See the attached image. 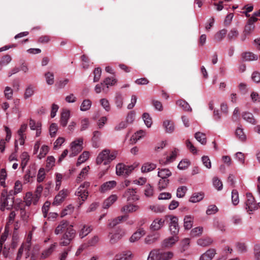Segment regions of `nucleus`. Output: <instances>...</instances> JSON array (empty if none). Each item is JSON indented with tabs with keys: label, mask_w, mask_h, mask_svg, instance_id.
Masks as SVG:
<instances>
[{
	"label": "nucleus",
	"mask_w": 260,
	"mask_h": 260,
	"mask_svg": "<svg viewBox=\"0 0 260 260\" xmlns=\"http://www.w3.org/2000/svg\"><path fill=\"white\" fill-rule=\"evenodd\" d=\"M134 170L133 166H127L122 164H119L116 167V173L118 176H127Z\"/></svg>",
	"instance_id": "obj_8"
},
{
	"label": "nucleus",
	"mask_w": 260,
	"mask_h": 260,
	"mask_svg": "<svg viewBox=\"0 0 260 260\" xmlns=\"http://www.w3.org/2000/svg\"><path fill=\"white\" fill-rule=\"evenodd\" d=\"M92 229L91 226L84 225L79 232V237L83 238L89 234L92 231Z\"/></svg>",
	"instance_id": "obj_36"
},
{
	"label": "nucleus",
	"mask_w": 260,
	"mask_h": 260,
	"mask_svg": "<svg viewBox=\"0 0 260 260\" xmlns=\"http://www.w3.org/2000/svg\"><path fill=\"white\" fill-rule=\"evenodd\" d=\"M128 216L127 215L118 216L111 220L108 224V226L113 228L116 225L120 223L123 220H126L128 218Z\"/></svg>",
	"instance_id": "obj_24"
},
{
	"label": "nucleus",
	"mask_w": 260,
	"mask_h": 260,
	"mask_svg": "<svg viewBox=\"0 0 260 260\" xmlns=\"http://www.w3.org/2000/svg\"><path fill=\"white\" fill-rule=\"evenodd\" d=\"M247 201L246 202V209L252 211L257 209V205L255 202L254 198L251 193H246Z\"/></svg>",
	"instance_id": "obj_11"
},
{
	"label": "nucleus",
	"mask_w": 260,
	"mask_h": 260,
	"mask_svg": "<svg viewBox=\"0 0 260 260\" xmlns=\"http://www.w3.org/2000/svg\"><path fill=\"white\" fill-rule=\"evenodd\" d=\"M239 35V32L236 28H232L228 34V38L230 40L235 39Z\"/></svg>",
	"instance_id": "obj_60"
},
{
	"label": "nucleus",
	"mask_w": 260,
	"mask_h": 260,
	"mask_svg": "<svg viewBox=\"0 0 260 260\" xmlns=\"http://www.w3.org/2000/svg\"><path fill=\"white\" fill-rule=\"evenodd\" d=\"M117 155L116 151L111 153L109 149H104L98 155L96 160V163L99 165L103 162L104 164L106 165L115 159Z\"/></svg>",
	"instance_id": "obj_5"
},
{
	"label": "nucleus",
	"mask_w": 260,
	"mask_h": 260,
	"mask_svg": "<svg viewBox=\"0 0 260 260\" xmlns=\"http://www.w3.org/2000/svg\"><path fill=\"white\" fill-rule=\"evenodd\" d=\"M176 104L179 107L181 108L183 110L185 111H191L192 109L190 107L189 105L185 101L182 100H178L176 102Z\"/></svg>",
	"instance_id": "obj_34"
},
{
	"label": "nucleus",
	"mask_w": 260,
	"mask_h": 260,
	"mask_svg": "<svg viewBox=\"0 0 260 260\" xmlns=\"http://www.w3.org/2000/svg\"><path fill=\"white\" fill-rule=\"evenodd\" d=\"M190 164V161L188 160L183 159L179 163L178 168L180 170H185L189 166Z\"/></svg>",
	"instance_id": "obj_61"
},
{
	"label": "nucleus",
	"mask_w": 260,
	"mask_h": 260,
	"mask_svg": "<svg viewBox=\"0 0 260 260\" xmlns=\"http://www.w3.org/2000/svg\"><path fill=\"white\" fill-rule=\"evenodd\" d=\"M34 91L35 87L34 86L31 85L28 86L24 93V98L26 99L31 96L34 93Z\"/></svg>",
	"instance_id": "obj_56"
},
{
	"label": "nucleus",
	"mask_w": 260,
	"mask_h": 260,
	"mask_svg": "<svg viewBox=\"0 0 260 260\" xmlns=\"http://www.w3.org/2000/svg\"><path fill=\"white\" fill-rule=\"evenodd\" d=\"M94 73V78L93 82H98L101 78V74H102V69L100 68H95L93 72Z\"/></svg>",
	"instance_id": "obj_63"
},
{
	"label": "nucleus",
	"mask_w": 260,
	"mask_h": 260,
	"mask_svg": "<svg viewBox=\"0 0 260 260\" xmlns=\"http://www.w3.org/2000/svg\"><path fill=\"white\" fill-rule=\"evenodd\" d=\"M116 184L117 183L114 180L105 182L101 186L100 190L101 192H106L114 188L116 186Z\"/></svg>",
	"instance_id": "obj_15"
},
{
	"label": "nucleus",
	"mask_w": 260,
	"mask_h": 260,
	"mask_svg": "<svg viewBox=\"0 0 260 260\" xmlns=\"http://www.w3.org/2000/svg\"><path fill=\"white\" fill-rule=\"evenodd\" d=\"M117 82V80L114 77H107L103 81L104 85L107 86V88H109V86H114Z\"/></svg>",
	"instance_id": "obj_45"
},
{
	"label": "nucleus",
	"mask_w": 260,
	"mask_h": 260,
	"mask_svg": "<svg viewBox=\"0 0 260 260\" xmlns=\"http://www.w3.org/2000/svg\"><path fill=\"white\" fill-rule=\"evenodd\" d=\"M14 202V196L8 192L6 190H3L1 195V210H10L12 208Z\"/></svg>",
	"instance_id": "obj_4"
},
{
	"label": "nucleus",
	"mask_w": 260,
	"mask_h": 260,
	"mask_svg": "<svg viewBox=\"0 0 260 260\" xmlns=\"http://www.w3.org/2000/svg\"><path fill=\"white\" fill-rule=\"evenodd\" d=\"M91 106V102L89 100H84L80 106V110L82 111H85L89 110Z\"/></svg>",
	"instance_id": "obj_49"
},
{
	"label": "nucleus",
	"mask_w": 260,
	"mask_h": 260,
	"mask_svg": "<svg viewBox=\"0 0 260 260\" xmlns=\"http://www.w3.org/2000/svg\"><path fill=\"white\" fill-rule=\"evenodd\" d=\"M232 201L235 206L238 205L239 202V194L237 190H233L232 192Z\"/></svg>",
	"instance_id": "obj_55"
},
{
	"label": "nucleus",
	"mask_w": 260,
	"mask_h": 260,
	"mask_svg": "<svg viewBox=\"0 0 260 260\" xmlns=\"http://www.w3.org/2000/svg\"><path fill=\"white\" fill-rule=\"evenodd\" d=\"M204 197L203 192H195L189 198V201L191 203H197L202 200Z\"/></svg>",
	"instance_id": "obj_30"
},
{
	"label": "nucleus",
	"mask_w": 260,
	"mask_h": 260,
	"mask_svg": "<svg viewBox=\"0 0 260 260\" xmlns=\"http://www.w3.org/2000/svg\"><path fill=\"white\" fill-rule=\"evenodd\" d=\"M22 190V185L21 182L17 180L15 182L14 187V190H11L9 191V193L14 196L15 195L18 194V193H20L21 192Z\"/></svg>",
	"instance_id": "obj_32"
},
{
	"label": "nucleus",
	"mask_w": 260,
	"mask_h": 260,
	"mask_svg": "<svg viewBox=\"0 0 260 260\" xmlns=\"http://www.w3.org/2000/svg\"><path fill=\"white\" fill-rule=\"evenodd\" d=\"M29 125L31 130H35L39 127H42V124L40 122H36L32 119H29Z\"/></svg>",
	"instance_id": "obj_57"
},
{
	"label": "nucleus",
	"mask_w": 260,
	"mask_h": 260,
	"mask_svg": "<svg viewBox=\"0 0 260 260\" xmlns=\"http://www.w3.org/2000/svg\"><path fill=\"white\" fill-rule=\"evenodd\" d=\"M89 186L90 183L89 182H84L77 189L75 194L78 197L79 200H80L79 201V207L87 199L88 196L87 189Z\"/></svg>",
	"instance_id": "obj_6"
},
{
	"label": "nucleus",
	"mask_w": 260,
	"mask_h": 260,
	"mask_svg": "<svg viewBox=\"0 0 260 260\" xmlns=\"http://www.w3.org/2000/svg\"><path fill=\"white\" fill-rule=\"evenodd\" d=\"M89 157V152L88 151H84L78 157L77 162V166H79L81 164L86 161Z\"/></svg>",
	"instance_id": "obj_35"
},
{
	"label": "nucleus",
	"mask_w": 260,
	"mask_h": 260,
	"mask_svg": "<svg viewBox=\"0 0 260 260\" xmlns=\"http://www.w3.org/2000/svg\"><path fill=\"white\" fill-rule=\"evenodd\" d=\"M178 240L179 237L177 236L173 235V236L168 238L163 241L162 246L165 248L171 247Z\"/></svg>",
	"instance_id": "obj_17"
},
{
	"label": "nucleus",
	"mask_w": 260,
	"mask_h": 260,
	"mask_svg": "<svg viewBox=\"0 0 260 260\" xmlns=\"http://www.w3.org/2000/svg\"><path fill=\"white\" fill-rule=\"evenodd\" d=\"M70 118V112L68 110H64L61 114L60 119V125L62 127L67 126L68 121Z\"/></svg>",
	"instance_id": "obj_19"
},
{
	"label": "nucleus",
	"mask_w": 260,
	"mask_h": 260,
	"mask_svg": "<svg viewBox=\"0 0 260 260\" xmlns=\"http://www.w3.org/2000/svg\"><path fill=\"white\" fill-rule=\"evenodd\" d=\"M203 232V228L202 226H198L193 228L190 231V235L192 237L200 236Z\"/></svg>",
	"instance_id": "obj_47"
},
{
	"label": "nucleus",
	"mask_w": 260,
	"mask_h": 260,
	"mask_svg": "<svg viewBox=\"0 0 260 260\" xmlns=\"http://www.w3.org/2000/svg\"><path fill=\"white\" fill-rule=\"evenodd\" d=\"M159 237L158 234L147 236L145 239V243L146 244H151L156 241L159 239Z\"/></svg>",
	"instance_id": "obj_43"
},
{
	"label": "nucleus",
	"mask_w": 260,
	"mask_h": 260,
	"mask_svg": "<svg viewBox=\"0 0 260 260\" xmlns=\"http://www.w3.org/2000/svg\"><path fill=\"white\" fill-rule=\"evenodd\" d=\"M45 78L48 85H52L54 83V75L52 73L48 72L45 74Z\"/></svg>",
	"instance_id": "obj_62"
},
{
	"label": "nucleus",
	"mask_w": 260,
	"mask_h": 260,
	"mask_svg": "<svg viewBox=\"0 0 260 260\" xmlns=\"http://www.w3.org/2000/svg\"><path fill=\"white\" fill-rule=\"evenodd\" d=\"M243 59L246 61L256 60L258 58V56L251 52H245L242 54Z\"/></svg>",
	"instance_id": "obj_40"
},
{
	"label": "nucleus",
	"mask_w": 260,
	"mask_h": 260,
	"mask_svg": "<svg viewBox=\"0 0 260 260\" xmlns=\"http://www.w3.org/2000/svg\"><path fill=\"white\" fill-rule=\"evenodd\" d=\"M123 197L127 198V200L128 201H137L139 199V197L137 194V191L135 189H127L125 191Z\"/></svg>",
	"instance_id": "obj_16"
},
{
	"label": "nucleus",
	"mask_w": 260,
	"mask_h": 260,
	"mask_svg": "<svg viewBox=\"0 0 260 260\" xmlns=\"http://www.w3.org/2000/svg\"><path fill=\"white\" fill-rule=\"evenodd\" d=\"M69 194V191L67 189H63L60 190L55 196L53 205L58 206L60 204Z\"/></svg>",
	"instance_id": "obj_10"
},
{
	"label": "nucleus",
	"mask_w": 260,
	"mask_h": 260,
	"mask_svg": "<svg viewBox=\"0 0 260 260\" xmlns=\"http://www.w3.org/2000/svg\"><path fill=\"white\" fill-rule=\"evenodd\" d=\"M20 157L21 159V166L23 169L27 166L29 160L30 156L27 152H23L21 154Z\"/></svg>",
	"instance_id": "obj_33"
},
{
	"label": "nucleus",
	"mask_w": 260,
	"mask_h": 260,
	"mask_svg": "<svg viewBox=\"0 0 260 260\" xmlns=\"http://www.w3.org/2000/svg\"><path fill=\"white\" fill-rule=\"evenodd\" d=\"M194 217L191 215H187L184 216L183 226L185 230H190L193 225Z\"/></svg>",
	"instance_id": "obj_22"
},
{
	"label": "nucleus",
	"mask_w": 260,
	"mask_h": 260,
	"mask_svg": "<svg viewBox=\"0 0 260 260\" xmlns=\"http://www.w3.org/2000/svg\"><path fill=\"white\" fill-rule=\"evenodd\" d=\"M172 175L171 172L168 169H159L158 176L161 178L168 179Z\"/></svg>",
	"instance_id": "obj_38"
},
{
	"label": "nucleus",
	"mask_w": 260,
	"mask_h": 260,
	"mask_svg": "<svg viewBox=\"0 0 260 260\" xmlns=\"http://www.w3.org/2000/svg\"><path fill=\"white\" fill-rule=\"evenodd\" d=\"M178 151L179 150L177 149H175L173 151H172L170 155L167 156L166 161L165 163L167 164L174 161L178 154Z\"/></svg>",
	"instance_id": "obj_53"
},
{
	"label": "nucleus",
	"mask_w": 260,
	"mask_h": 260,
	"mask_svg": "<svg viewBox=\"0 0 260 260\" xmlns=\"http://www.w3.org/2000/svg\"><path fill=\"white\" fill-rule=\"evenodd\" d=\"M215 254L216 250L215 249H209L201 255L200 260H211Z\"/></svg>",
	"instance_id": "obj_21"
},
{
	"label": "nucleus",
	"mask_w": 260,
	"mask_h": 260,
	"mask_svg": "<svg viewBox=\"0 0 260 260\" xmlns=\"http://www.w3.org/2000/svg\"><path fill=\"white\" fill-rule=\"evenodd\" d=\"M89 169V166H86L82 169L81 171L76 179V181L78 183L82 181L83 180H85L86 178Z\"/></svg>",
	"instance_id": "obj_27"
},
{
	"label": "nucleus",
	"mask_w": 260,
	"mask_h": 260,
	"mask_svg": "<svg viewBox=\"0 0 260 260\" xmlns=\"http://www.w3.org/2000/svg\"><path fill=\"white\" fill-rule=\"evenodd\" d=\"M54 233L55 235L63 233L60 242L61 246L68 245L76 236L73 226L66 220H62L59 223L54 230Z\"/></svg>",
	"instance_id": "obj_1"
},
{
	"label": "nucleus",
	"mask_w": 260,
	"mask_h": 260,
	"mask_svg": "<svg viewBox=\"0 0 260 260\" xmlns=\"http://www.w3.org/2000/svg\"><path fill=\"white\" fill-rule=\"evenodd\" d=\"M125 234L124 231L121 229H117L115 233L110 237V242L115 244L120 240Z\"/></svg>",
	"instance_id": "obj_12"
},
{
	"label": "nucleus",
	"mask_w": 260,
	"mask_h": 260,
	"mask_svg": "<svg viewBox=\"0 0 260 260\" xmlns=\"http://www.w3.org/2000/svg\"><path fill=\"white\" fill-rule=\"evenodd\" d=\"M149 209L156 213H159L165 211V207L163 205H154L150 206Z\"/></svg>",
	"instance_id": "obj_44"
},
{
	"label": "nucleus",
	"mask_w": 260,
	"mask_h": 260,
	"mask_svg": "<svg viewBox=\"0 0 260 260\" xmlns=\"http://www.w3.org/2000/svg\"><path fill=\"white\" fill-rule=\"evenodd\" d=\"M187 188L185 186L179 187L177 189L176 196L178 198H182L185 195Z\"/></svg>",
	"instance_id": "obj_50"
},
{
	"label": "nucleus",
	"mask_w": 260,
	"mask_h": 260,
	"mask_svg": "<svg viewBox=\"0 0 260 260\" xmlns=\"http://www.w3.org/2000/svg\"><path fill=\"white\" fill-rule=\"evenodd\" d=\"M49 151V147L46 145H43L40 149V152L38 155V158L39 159H42L44 158L46 154L48 153Z\"/></svg>",
	"instance_id": "obj_52"
},
{
	"label": "nucleus",
	"mask_w": 260,
	"mask_h": 260,
	"mask_svg": "<svg viewBox=\"0 0 260 260\" xmlns=\"http://www.w3.org/2000/svg\"><path fill=\"white\" fill-rule=\"evenodd\" d=\"M117 196L116 194H112L107 198L104 202L103 207L104 209L109 208L117 200Z\"/></svg>",
	"instance_id": "obj_26"
},
{
	"label": "nucleus",
	"mask_w": 260,
	"mask_h": 260,
	"mask_svg": "<svg viewBox=\"0 0 260 260\" xmlns=\"http://www.w3.org/2000/svg\"><path fill=\"white\" fill-rule=\"evenodd\" d=\"M163 126L165 128L166 132L168 133H172L175 128L174 122L169 120L164 121Z\"/></svg>",
	"instance_id": "obj_31"
},
{
	"label": "nucleus",
	"mask_w": 260,
	"mask_h": 260,
	"mask_svg": "<svg viewBox=\"0 0 260 260\" xmlns=\"http://www.w3.org/2000/svg\"><path fill=\"white\" fill-rule=\"evenodd\" d=\"M156 165L151 162H145L141 167V172L142 173H148L154 170Z\"/></svg>",
	"instance_id": "obj_29"
},
{
	"label": "nucleus",
	"mask_w": 260,
	"mask_h": 260,
	"mask_svg": "<svg viewBox=\"0 0 260 260\" xmlns=\"http://www.w3.org/2000/svg\"><path fill=\"white\" fill-rule=\"evenodd\" d=\"M5 98L8 100H11L13 98V90L9 86H6L4 90Z\"/></svg>",
	"instance_id": "obj_54"
},
{
	"label": "nucleus",
	"mask_w": 260,
	"mask_h": 260,
	"mask_svg": "<svg viewBox=\"0 0 260 260\" xmlns=\"http://www.w3.org/2000/svg\"><path fill=\"white\" fill-rule=\"evenodd\" d=\"M145 135V132L143 131H140L135 133L131 138V141L134 143H136L138 140H140Z\"/></svg>",
	"instance_id": "obj_59"
},
{
	"label": "nucleus",
	"mask_w": 260,
	"mask_h": 260,
	"mask_svg": "<svg viewBox=\"0 0 260 260\" xmlns=\"http://www.w3.org/2000/svg\"><path fill=\"white\" fill-rule=\"evenodd\" d=\"M173 256L174 253L171 251L153 249L150 252L147 260H170Z\"/></svg>",
	"instance_id": "obj_3"
},
{
	"label": "nucleus",
	"mask_w": 260,
	"mask_h": 260,
	"mask_svg": "<svg viewBox=\"0 0 260 260\" xmlns=\"http://www.w3.org/2000/svg\"><path fill=\"white\" fill-rule=\"evenodd\" d=\"M213 242V240L210 237H204L198 240L197 244L202 247L208 246L211 245Z\"/></svg>",
	"instance_id": "obj_28"
},
{
	"label": "nucleus",
	"mask_w": 260,
	"mask_h": 260,
	"mask_svg": "<svg viewBox=\"0 0 260 260\" xmlns=\"http://www.w3.org/2000/svg\"><path fill=\"white\" fill-rule=\"evenodd\" d=\"M194 137L196 139V140L198 142H199L201 144H206L207 141L206 135L205 134L201 132H197L194 134Z\"/></svg>",
	"instance_id": "obj_42"
},
{
	"label": "nucleus",
	"mask_w": 260,
	"mask_h": 260,
	"mask_svg": "<svg viewBox=\"0 0 260 260\" xmlns=\"http://www.w3.org/2000/svg\"><path fill=\"white\" fill-rule=\"evenodd\" d=\"M133 254L131 251H124L115 255L114 260H132Z\"/></svg>",
	"instance_id": "obj_14"
},
{
	"label": "nucleus",
	"mask_w": 260,
	"mask_h": 260,
	"mask_svg": "<svg viewBox=\"0 0 260 260\" xmlns=\"http://www.w3.org/2000/svg\"><path fill=\"white\" fill-rule=\"evenodd\" d=\"M235 135L241 141H244L246 139V136L244 133L243 129L240 126L238 127L236 129Z\"/></svg>",
	"instance_id": "obj_39"
},
{
	"label": "nucleus",
	"mask_w": 260,
	"mask_h": 260,
	"mask_svg": "<svg viewBox=\"0 0 260 260\" xmlns=\"http://www.w3.org/2000/svg\"><path fill=\"white\" fill-rule=\"evenodd\" d=\"M170 219L169 230L172 235L177 236L179 231V226L178 224V218L174 215H169Z\"/></svg>",
	"instance_id": "obj_9"
},
{
	"label": "nucleus",
	"mask_w": 260,
	"mask_h": 260,
	"mask_svg": "<svg viewBox=\"0 0 260 260\" xmlns=\"http://www.w3.org/2000/svg\"><path fill=\"white\" fill-rule=\"evenodd\" d=\"M164 219L156 218L152 221L150 225V229L152 231L159 230L164 226Z\"/></svg>",
	"instance_id": "obj_23"
},
{
	"label": "nucleus",
	"mask_w": 260,
	"mask_h": 260,
	"mask_svg": "<svg viewBox=\"0 0 260 260\" xmlns=\"http://www.w3.org/2000/svg\"><path fill=\"white\" fill-rule=\"evenodd\" d=\"M11 60L12 58L10 55H6L4 56L0 61V71L2 70L4 66L9 63Z\"/></svg>",
	"instance_id": "obj_48"
},
{
	"label": "nucleus",
	"mask_w": 260,
	"mask_h": 260,
	"mask_svg": "<svg viewBox=\"0 0 260 260\" xmlns=\"http://www.w3.org/2000/svg\"><path fill=\"white\" fill-rule=\"evenodd\" d=\"M169 179L161 178L158 184V188L160 189H163L166 188L169 184Z\"/></svg>",
	"instance_id": "obj_64"
},
{
	"label": "nucleus",
	"mask_w": 260,
	"mask_h": 260,
	"mask_svg": "<svg viewBox=\"0 0 260 260\" xmlns=\"http://www.w3.org/2000/svg\"><path fill=\"white\" fill-rule=\"evenodd\" d=\"M32 239V232H30L27 237L26 241L25 243L22 244L21 247L19 248L17 252L16 260H20L22 257V255L24 252V256L26 258L29 257L31 255V259H35V255L39 250L38 247H37L35 252H32L31 247V241Z\"/></svg>",
	"instance_id": "obj_2"
},
{
	"label": "nucleus",
	"mask_w": 260,
	"mask_h": 260,
	"mask_svg": "<svg viewBox=\"0 0 260 260\" xmlns=\"http://www.w3.org/2000/svg\"><path fill=\"white\" fill-rule=\"evenodd\" d=\"M33 200V195L30 192H28L25 194V197H24V202L26 206H29L32 204Z\"/></svg>",
	"instance_id": "obj_51"
},
{
	"label": "nucleus",
	"mask_w": 260,
	"mask_h": 260,
	"mask_svg": "<svg viewBox=\"0 0 260 260\" xmlns=\"http://www.w3.org/2000/svg\"><path fill=\"white\" fill-rule=\"evenodd\" d=\"M139 209L137 205L128 204L123 206L121 209V212L124 213H133Z\"/></svg>",
	"instance_id": "obj_25"
},
{
	"label": "nucleus",
	"mask_w": 260,
	"mask_h": 260,
	"mask_svg": "<svg viewBox=\"0 0 260 260\" xmlns=\"http://www.w3.org/2000/svg\"><path fill=\"white\" fill-rule=\"evenodd\" d=\"M143 119L145 124L148 127H150L152 124V119L147 113H144L143 115Z\"/></svg>",
	"instance_id": "obj_58"
},
{
	"label": "nucleus",
	"mask_w": 260,
	"mask_h": 260,
	"mask_svg": "<svg viewBox=\"0 0 260 260\" xmlns=\"http://www.w3.org/2000/svg\"><path fill=\"white\" fill-rule=\"evenodd\" d=\"M227 31L225 29L218 31L214 36V39L218 42L221 41L225 36Z\"/></svg>",
	"instance_id": "obj_46"
},
{
	"label": "nucleus",
	"mask_w": 260,
	"mask_h": 260,
	"mask_svg": "<svg viewBox=\"0 0 260 260\" xmlns=\"http://www.w3.org/2000/svg\"><path fill=\"white\" fill-rule=\"evenodd\" d=\"M145 234L146 232L143 229H139L130 237L129 241L132 243H134L136 241H138Z\"/></svg>",
	"instance_id": "obj_20"
},
{
	"label": "nucleus",
	"mask_w": 260,
	"mask_h": 260,
	"mask_svg": "<svg viewBox=\"0 0 260 260\" xmlns=\"http://www.w3.org/2000/svg\"><path fill=\"white\" fill-rule=\"evenodd\" d=\"M83 139L79 138L73 141L70 144L71 153L70 157H74L79 153L83 149Z\"/></svg>",
	"instance_id": "obj_7"
},
{
	"label": "nucleus",
	"mask_w": 260,
	"mask_h": 260,
	"mask_svg": "<svg viewBox=\"0 0 260 260\" xmlns=\"http://www.w3.org/2000/svg\"><path fill=\"white\" fill-rule=\"evenodd\" d=\"M36 169L35 168H30L24 176V183H26L31 182L32 179L36 177Z\"/></svg>",
	"instance_id": "obj_18"
},
{
	"label": "nucleus",
	"mask_w": 260,
	"mask_h": 260,
	"mask_svg": "<svg viewBox=\"0 0 260 260\" xmlns=\"http://www.w3.org/2000/svg\"><path fill=\"white\" fill-rule=\"evenodd\" d=\"M27 128V124L24 123L22 124L20 128L18 129L17 132L18 135L19 136L18 141L20 145H23L24 144L25 140L26 139V136L25 134V132Z\"/></svg>",
	"instance_id": "obj_13"
},
{
	"label": "nucleus",
	"mask_w": 260,
	"mask_h": 260,
	"mask_svg": "<svg viewBox=\"0 0 260 260\" xmlns=\"http://www.w3.org/2000/svg\"><path fill=\"white\" fill-rule=\"evenodd\" d=\"M242 117L245 120L252 124H255L256 123L253 115L251 113L244 112L242 115Z\"/></svg>",
	"instance_id": "obj_41"
},
{
	"label": "nucleus",
	"mask_w": 260,
	"mask_h": 260,
	"mask_svg": "<svg viewBox=\"0 0 260 260\" xmlns=\"http://www.w3.org/2000/svg\"><path fill=\"white\" fill-rule=\"evenodd\" d=\"M56 245V243L52 244L48 248L43 251L42 253V256L44 258H46L50 255L55 249Z\"/></svg>",
	"instance_id": "obj_37"
}]
</instances>
